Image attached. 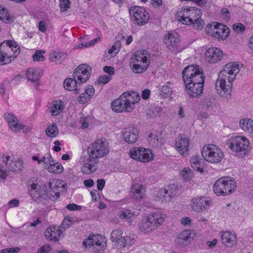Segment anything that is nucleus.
Segmentation results:
<instances>
[{
  "mask_svg": "<svg viewBox=\"0 0 253 253\" xmlns=\"http://www.w3.org/2000/svg\"><path fill=\"white\" fill-rule=\"evenodd\" d=\"M233 29L236 33H242L245 30V26L240 23H235L233 25Z\"/></svg>",
  "mask_w": 253,
  "mask_h": 253,
  "instance_id": "56",
  "label": "nucleus"
},
{
  "mask_svg": "<svg viewBox=\"0 0 253 253\" xmlns=\"http://www.w3.org/2000/svg\"><path fill=\"white\" fill-rule=\"evenodd\" d=\"M94 92L95 90L93 86L88 85L85 87L84 92L78 97L77 100L81 104H85L92 98Z\"/></svg>",
  "mask_w": 253,
  "mask_h": 253,
  "instance_id": "21",
  "label": "nucleus"
},
{
  "mask_svg": "<svg viewBox=\"0 0 253 253\" xmlns=\"http://www.w3.org/2000/svg\"><path fill=\"white\" fill-rule=\"evenodd\" d=\"M42 160L43 163L44 168L45 169V166H49V164L52 163L54 160L53 159L50 153L46 154L43 157Z\"/></svg>",
  "mask_w": 253,
  "mask_h": 253,
  "instance_id": "51",
  "label": "nucleus"
},
{
  "mask_svg": "<svg viewBox=\"0 0 253 253\" xmlns=\"http://www.w3.org/2000/svg\"><path fill=\"white\" fill-rule=\"evenodd\" d=\"M63 108L64 106L61 101H53L50 107L51 115L54 116L59 115L62 111Z\"/></svg>",
  "mask_w": 253,
  "mask_h": 253,
  "instance_id": "32",
  "label": "nucleus"
},
{
  "mask_svg": "<svg viewBox=\"0 0 253 253\" xmlns=\"http://www.w3.org/2000/svg\"><path fill=\"white\" fill-rule=\"evenodd\" d=\"M58 131V128L56 124L53 123L52 125L48 126L45 132L48 137L53 138L57 136Z\"/></svg>",
  "mask_w": 253,
  "mask_h": 253,
  "instance_id": "41",
  "label": "nucleus"
},
{
  "mask_svg": "<svg viewBox=\"0 0 253 253\" xmlns=\"http://www.w3.org/2000/svg\"><path fill=\"white\" fill-rule=\"evenodd\" d=\"M180 175L184 179L189 180L192 177V172L190 168H185L180 171Z\"/></svg>",
  "mask_w": 253,
  "mask_h": 253,
  "instance_id": "49",
  "label": "nucleus"
},
{
  "mask_svg": "<svg viewBox=\"0 0 253 253\" xmlns=\"http://www.w3.org/2000/svg\"><path fill=\"white\" fill-rule=\"evenodd\" d=\"M47 187L49 189L50 195L54 194L57 199L60 197L59 189L65 188V185L62 181L58 179H53L48 183L47 185H40L38 184L33 183L30 185L29 193L32 199L38 204H46L50 198L47 194Z\"/></svg>",
  "mask_w": 253,
  "mask_h": 253,
  "instance_id": "3",
  "label": "nucleus"
},
{
  "mask_svg": "<svg viewBox=\"0 0 253 253\" xmlns=\"http://www.w3.org/2000/svg\"><path fill=\"white\" fill-rule=\"evenodd\" d=\"M141 152L140 153V159H139V161L142 162H146L150 160L152 156H150L152 154L151 151L149 149H144L143 148H141Z\"/></svg>",
  "mask_w": 253,
  "mask_h": 253,
  "instance_id": "39",
  "label": "nucleus"
},
{
  "mask_svg": "<svg viewBox=\"0 0 253 253\" xmlns=\"http://www.w3.org/2000/svg\"><path fill=\"white\" fill-rule=\"evenodd\" d=\"M240 72L239 65L235 63L226 64L222 71L220 72L215 83L217 93L221 96L228 98L231 96L232 82Z\"/></svg>",
  "mask_w": 253,
  "mask_h": 253,
  "instance_id": "2",
  "label": "nucleus"
},
{
  "mask_svg": "<svg viewBox=\"0 0 253 253\" xmlns=\"http://www.w3.org/2000/svg\"><path fill=\"white\" fill-rule=\"evenodd\" d=\"M60 7L61 11H66L70 7V0H60Z\"/></svg>",
  "mask_w": 253,
  "mask_h": 253,
  "instance_id": "53",
  "label": "nucleus"
},
{
  "mask_svg": "<svg viewBox=\"0 0 253 253\" xmlns=\"http://www.w3.org/2000/svg\"><path fill=\"white\" fill-rule=\"evenodd\" d=\"M51 248L49 245L46 244L41 247L38 251V253H49Z\"/></svg>",
  "mask_w": 253,
  "mask_h": 253,
  "instance_id": "59",
  "label": "nucleus"
},
{
  "mask_svg": "<svg viewBox=\"0 0 253 253\" xmlns=\"http://www.w3.org/2000/svg\"><path fill=\"white\" fill-rule=\"evenodd\" d=\"M4 117L10 129L15 132L19 131L23 129L24 126L18 123V119L13 114L10 113H6Z\"/></svg>",
  "mask_w": 253,
  "mask_h": 253,
  "instance_id": "17",
  "label": "nucleus"
},
{
  "mask_svg": "<svg viewBox=\"0 0 253 253\" xmlns=\"http://www.w3.org/2000/svg\"><path fill=\"white\" fill-rule=\"evenodd\" d=\"M12 18L6 8L0 6V19L7 23L11 21Z\"/></svg>",
  "mask_w": 253,
  "mask_h": 253,
  "instance_id": "42",
  "label": "nucleus"
},
{
  "mask_svg": "<svg viewBox=\"0 0 253 253\" xmlns=\"http://www.w3.org/2000/svg\"><path fill=\"white\" fill-rule=\"evenodd\" d=\"M72 218L69 216L65 217L63 221L62 222L60 226L59 227L60 229L63 228V229H66L68 228L72 222Z\"/></svg>",
  "mask_w": 253,
  "mask_h": 253,
  "instance_id": "54",
  "label": "nucleus"
},
{
  "mask_svg": "<svg viewBox=\"0 0 253 253\" xmlns=\"http://www.w3.org/2000/svg\"><path fill=\"white\" fill-rule=\"evenodd\" d=\"M123 231L122 230L119 229L114 230L111 234V239L113 242H117L118 244H120V240L121 238H123L122 236Z\"/></svg>",
  "mask_w": 253,
  "mask_h": 253,
  "instance_id": "45",
  "label": "nucleus"
},
{
  "mask_svg": "<svg viewBox=\"0 0 253 253\" xmlns=\"http://www.w3.org/2000/svg\"><path fill=\"white\" fill-rule=\"evenodd\" d=\"M191 233L190 230H185L183 231L176 239V244L183 246L188 245L191 239Z\"/></svg>",
  "mask_w": 253,
  "mask_h": 253,
  "instance_id": "24",
  "label": "nucleus"
},
{
  "mask_svg": "<svg viewBox=\"0 0 253 253\" xmlns=\"http://www.w3.org/2000/svg\"><path fill=\"white\" fill-rule=\"evenodd\" d=\"M20 251L19 248H10L2 249L0 251V253H18Z\"/></svg>",
  "mask_w": 253,
  "mask_h": 253,
  "instance_id": "58",
  "label": "nucleus"
},
{
  "mask_svg": "<svg viewBox=\"0 0 253 253\" xmlns=\"http://www.w3.org/2000/svg\"><path fill=\"white\" fill-rule=\"evenodd\" d=\"M63 231L60 228L51 225L45 231L44 235L46 239L51 241H57L62 235Z\"/></svg>",
  "mask_w": 253,
  "mask_h": 253,
  "instance_id": "18",
  "label": "nucleus"
},
{
  "mask_svg": "<svg viewBox=\"0 0 253 253\" xmlns=\"http://www.w3.org/2000/svg\"><path fill=\"white\" fill-rule=\"evenodd\" d=\"M175 190H173L172 189L162 188L160 190L159 195H158L161 199L162 201H165L166 202H169L172 198L175 195Z\"/></svg>",
  "mask_w": 253,
  "mask_h": 253,
  "instance_id": "26",
  "label": "nucleus"
},
{
  "mask_svg": "<svg viewBox=\"0 0 253 253\" xmlns=\"http://www.w3.org/2000/svg\"><path fill=\"white\" fill-rule=\"evenodd\" d=\"M26 76L30 81L36 82L40 79L39 70L34 68H29L26 72Z\"/></svg>",
  "mask_w": 253,
  "mask_h": 253,
  "instance_id": "37",
  "label": "nucleus"
},
{
  "mask_svg": "<svg viewBox=\"0 0 253 253\" xmlns=\"http://www.w3.org/2000/svg\"><path fill=\"white\" fill-rule=\"evenodd\" d=\"M224 179V187L225 196L232 193L236 188V182L235 180L230 177H226Z\"/></svg>",
  "mask_w": 253,
  "mask_h": 253,
  "instance_id": "27",
  "label": "nucleus"
},
{
  "mask_svg": "<svg viewBox=\"0 0 253 253\" xmlns=\"http://www.w3.org/2000/svg\"><path fill=\"white\" fill-rule=\"evenodd\" d=\"M139 94L135 91L126 92L119 98L114 100L111 104L112 110L116 112H130L134 108V104L140 100Z\"/></svg>",
  "mask_w": 253,
  "mask_h": 253,
  "instance_id": "5",
  "label": "nucleus"
},
{
  "mask_svg": "<svg viewBox=\"0 0 253 253\" xmlns=\"http://www.w3.org/2000/svg\"><path fill=\"white\" fill-rule=\"evenodd\" d=\"M87 152L92 161L106 156L109 152V143L105 139H97L88 147Z\"/></svg>",
  "mask_w": 253,
  "mask_h": 253,
  "instance_id": "6",
  "label": "nucleus"
},
{
  "mask_svg": "<svg viewBox=\"0 0 253 253\" xmlns=\"http://www.w3.org/2000/svg\"><path fill=\"white\" fill-rule=\"evenodd\" d=\"M249 141L244 136H232L229 141V148L236 152V155L243 157L247 153L249 146Z\"/></svg>",
  "mask_w": 253,
  "mask_h": 253,
  "instance_id": "8",
  "label": "nucleus"
},
{
  "mask_svg": "<svg viewBox=\"0 0 253 253\" xmlns=\"http://www.w3.org/2000/svg\"><path fill=\"white\" fill-rule=\"evenodd\" d=\"M6 84H9V82L7 80H5L0 84V94L2 96H3L5 94V86Z\"/></svg>",
  "mask_w": 253,
  "mask_h": 253,
  "instance_id": "64",
  "label": "nucleus"
},
{
  "mask_svg": "<svg viewBox=\"0 0 253 253\" xmlns=\"http://www.w3.org/2000/svg\"><path fill=\"white\" fill-rule=\"evenodd\" d=\"M239 124L243 130L249 133H253V120L249 119H241L240 121Z\"/></svg>",
  "mask_w": 253,
  "mask_h": 253,
  "instance_id": "35",
  "label": "nucleus"
},
{
  "mask_svg": "<svg viewBox=\"0 0 253 253\" xmlns=\"http://www.w3.org/2000/svg\"><path fill=\"white\" fill-rule=\"evenodd\" d=\"M201 153L205 160L210 163H219L223 158L222 151L213 144L205 145L202 149Z\"/></svg>",
  "mask_w": 253,
  "mask_h": 253,
  "instance_id": "9",
  "label": "nucleus"
},
{
  "mask_svg": "<svg viewBox=\"0 0 253 253\" xmlns=\"http://www.w3.org/2000/svg\"><path fill=\"white\" fill-rule=\"evenodd\" d=\"M225 177H222L217 179L213 185L214 193L217 196H225L224 187Z\"/></svg>",
  "mask_w": 253,
  "mask_h": 253,
  "instance_id": "25",
  "label": "nucleus"
},
{
  "mask_svg": "<svg viewBox=\"0 0 253 253\" xmlns=\"http://www.w3.org/2000/svg\"><path fill=\"white\" fill-rule=\"evenodd\" d=\"M216 25L217 26V30L216 31L217 35L215 36V38L222 40H226L229 35V28L227 26L219 23Z\"/></svg>",
  "mask_w": 253,
  "mask_h": 253,
  "instance_id": "23",
  "label": "nucleus"
},
{
  "mask_svg": "<svg viewBox=\"0 0 253 253\" xmlns=\"http://www.w3.org/2000/svg\"><path fill=\"white\" fill-rule=\"evenodd\" d=\"M133 216V213L128 209H124L119 213V217L121 219L129 220Z\"/></svg>",
  "mask_w": 253,
  "mask_h": 253,
  "instance_id": "47",
  "label": "nucleus"
},
{
  "mask_svg": "<svg viewBox=\"0 0 253 253\" xmlns=\"http://www.w3.org/2000/svg\"><path fill=\"white\" fill-rule=\"evenodd\" d=\"M66 57V55L62 52L53 51L50 54L49 59L56 63H60Z\"/></svg>",
  "mask_w": 253,
  "mask_h": 253,
  "instance_id": "38",
  "label": "nucleus"
},
{
  "mask_svg": "<svg viewBox=\"0 0 253 253\" xmlns=\"http://www.w3.org/2000/svg\"><path fill=\"white\" fill-rule=\"evenodd\" d=\"M211 201L206 197H198L191 200V207L192 210L197 212L206 210L210 205Z\"/></svg>",
  "mask_w": 253,
  "mask_h": 253,
  "instance_id": "13",
  "label": "nucleus"
},
{
  "mask_svg": "<svg viewBox=\"0 0 253 253\" xmlns=\"http://www.w3.org/2000/svg\"><path fill=\"white\" fill-rule=\"evenodd\" d=\"M150 111L152 112V117H159L161 114L162 109L160 107H155L151 108Z\"/></svg>",
  "mask_w": 253,
  "mask_h": 253,
  "instance_id": "57",
  "label": "nucleus"
},
{
  "mask_svg": "<svg viewBox=\"0 0 253 253\" xmlns=\"http://www.w3.org/2000/svg\"><path fill=\"white\" fill-rule=\"evenodd\" d=\"M135 241V236L134 235L123 237L120 239L119 245L122 248H129V247L133 245Z\"/></svg>",
  "mask_w": 253,
  "mask_h": 253,
  "instance_id": "33",
  "label": "nucleus"
},
{
  "mask_svg": "<svg viewBox=\"0 0 253 253\" xmlns=\"http://www.w3.org/2000/svg\"><path fill=\"white\" fill-rule=\"evenodd\" d=\"M105 181L104 179H98L97 180V187L99 191H101L105 186Z\"/></svg>",
  "mask_w": 253,
  "mask_h": 253,
  "instance_id": "63",
  "label": "nucleus"
},
{
  "mask_svg": "<svg viewBox=\"0 0 253 253\" xmlns=\"http://www.w3.org/2000/svg\"><path fill=\"white\" fill-rule=\"evenodd\" d=\"M3 44H0V65H3L7 64L11 62V58H13L14 56L11 55H8L5 49L3 48Z\"/></svg>",
  "mask_w": 253,
  "mask_h": 253,
  "instance_id": "31",
  "label": "nucleus"
},
{
  "mask_svg": "<svg viewBox=\"0 0 253 253\" xmlns=\"http://www.w3.org/2000/svg\"><path fill=\"white\" fill-rule=\"evenodd\" d=\"M221 238L222 244L226 247L232 248L237 244L236 236L229 231L223 232Z\"/></svg>",
  "mask_w": 253,
  "mask_h": 253,
  "instance_id": "20",
  "label": "nucleus"
},
{
  "mask_svg": "<svg viewBox=\"0 0 253 253\" xmlns=\"http://www.w3.org/2000/svg\"><path fill=\"white\" fill-rule=\"evenodd\" d=\"M133 62H140L143 64H148L147 63V58L144 56V54L142 52H137L134 55V57L132 58Z\"/></svg>",
  "mask_w": 253,
  "mask_h": 253,
  "instance_id": "43",
  "label": "nucleus"
},
{
  "mask_svg": "<svg viewBox=\"0 0 253 253\" xmlns=\"http://www.w3.org/2000/svg\"><path fill=\"white\" fill-rule=\"evenodd\" d=\"M189 144L190 139L186 134H179L175 139V149L184 157L188 155Z\"/></svg>",
  "mask_w": 253,
  "mask_h": 253,
  "instance_id": "12",
  "label": "nucleus"
},
{
  "mask_svg": "<svg viewBox=\"0 0 253 253\" xmlns=\"http://www.w3.org/2000/svg\"><path fill=\"white\" fill-rule=\"evenodd\" d=\"M129 13L133 22L139 26L146 24L150 17L149 13L142 7L131 6L129 9Z\"/></svg>",
  "mask_w": 253,
  "mask_h": 253,
  "instance_id": "10",
  "label": "nucleus"
},
{
  "mask_svg": "<svg viewBox=\"0 0 253 253\" xmlns=\"http://www.w3.org/2000/svg\"><path fill=\"white\" fill-rule=\"evenodd\" d=\"M204 106L209 110H213L216 106V101L212 96L207 97L203 101Z\"/></svg>",
  "mask_w": 253,
  "mask_h": 253,
  "instance_id": "40",
  "label": "nucleus"
},
{
  "mask_svg": "<svg viewBox=\"0 0 253 253\" xmlns=\"http://www.w3.org/2000/svg\"><path fill=\"white\" fill-rule=\"evenodd\" d=\"M222 51L216 47L209 48L205 52L206 59L211 63H216L221 59Z\"/></svg>",
  "mask_w": 253,
  "mask_h": 253,
  "instance_id": "15",
  "label": "nucleus"
},
{
  "mask_svg": "<svg viewBox=\"0 0 253 253\" xmlns=\"http://www.w3.org/2000/svg\"><path fill=\"white\" fill-rule=\"evenodd\" d=\"M139 132L136 128H125L123 132L124 140L128 143L132 144L138 139Z\"/></svg>",
  "mask_w": 253,
  "mask_h": 253,
  "instance_id": "19",
  "label": "nucleus"
},
{
  "mask_svg": "<svg viewBox=\"0 0 253 253\" xmlns=\"http://www.w3.org/2000/svg\"><path fill=\"white\" fill-rule=\"evenodd\" d=\"M205 78L203 71L198 65H188L183 69L182 79L190 96L197 97L203 94Z\"/></svg>",
  "mask_w": 253,
  "mask_h": 253,
  "instance_id": "1",
  "label": "nucleus"
},
{
  "mask_svg": "<svg viewBox=\"0 0 253 253\" xmlns=\"http://www.w3.org/2000/svg\"><path fill=\"white\" fill-rule=\"evenodd\" d=\"M66 208L70 211H80L81 206L75 204H70L66 206Z\"/></svg>",
  "mask_w": 253,
  "mask_h": 253,
  "instance_id": "62",
  "label": "nucleus"
},
{
  "mask_svg": "<svg viewBox=\"0 0 253 253\" xmlns=\"http://www.w3.org/2000/svg\"><path fill=\"white\" fill-rule=\"evenodd\" d=\"M45 169H47L49 172L54 174H60L63 171V167L62 165L56 163L54 161H52L49 166H45Z\"/></svg>",
  "mask_w": 253,
  "mask_h": 253,
  "instance_id": "36",
  "label": "nucleus"
},
{
  "mask_svg": "<svg viewBox=\"0 0 253 253\" xmlns=\"http://www.w3.org/2000/svg\"><path fill=\"white\" fill-rule=\"evenodd\" d=\"M112 79L111 76L102 75L100 76L97 81L98 84H106L108 83Z\"/></svg>",
  "mask_w": 253,
  "mask_h": 253,
  "instance_id": "55",
  "label": "nucleus"
},
{
  "mask_svg": "<svg viewBox=\"0 0 253 253\" xmlns=\"http://www.w3.org/2000/svg\"><path fill=\"white\" fill-rule=\"evenodd\" d=\"M164 42L167 47L171 51L176 52L180 51L178 48L179 39L177 33H168L165 37Z\"/></svg>",
  "mask_w": 253,
  "mask_h": 253,
  "instance_id": "14",
  "label": "nucleus"
},
{
  "mask_svg": "<svg viewBox=\"0 0 253 253\" xmlns=\"http://www.w3.org/2000/svg\"><path fill=\"white\" fill-rule=\"evenodd\" d=\"M106 240L103 236L99 235H93L91 237H88L86 240L83 242V246L86 248L88 246H100L101 249L104 248V246L106 245Z\"/></svg>",
  "mask_w": 253,
  "mask_h": 253,
  "instance_id": "16",
  "label": "nucleus"
},
{
  "mask_svg": "<svg viewBox=\"0 0 253 253\" xmlns=\"http://www.w3.org/2000/svg\"><path fill=\"white\" fill-rule=\"evenodd\" d=\"M216 24H218V23L212 22L211 24H209L206 29L208 34L215 38V36L217 35L216 33V31L217 30V26L216 25Z\"/></svg>",
  "mask_w": 253,
  "mask_h": 253,
  "instance_id": "44",
  "label": "nucleus"
},
{
  "mask_svg": "<svg viewBox=\"0 0 253 253\" xmlns=\"http://www.w3.org/2000/svg\"><path fill=\"white\" fill-rule=\"evenodd\" d=\"M43 53H44V51L42 50H36L33 55V60L37 61H43L44 58L42 54Z\"/></svg>",
  "mask_w": 253,
  "mask_h": 253,
  "instance_id": "52",
  "label": "nucleus"
},
{
  "mask_svg": "<svg viewBox=\"0 0 253 253\" xmlns=\"http://www.w3.org/2000/svg\"><path fill=\"white\" fill-rule=\"evenodd\" d=\"M140 152H141V148H132L129 152V155L133 159L137 160V161H139V159H140Z\"/></svg>",
  "mask_w": 253,
  "mask_h": 253,
  "instance_id": "50",
  "label": "nucleus"
},
{
  "mask_svg": "<svg viewBox=\"0 0 253 253\" xmlns=\"http://www.w3.org/2000/svg\"><path fill=\"white\" fill-rule=\"evenodd\" d=\"M14 167H12L10 170L15 171L17 170H20L22 168V162L21 161H16L14 162Z\"/></svg>",
  "mask_w": 253,
  "mask_h": 253,
  "instance_id": "60",
  "label": "nucleus"
},
{
  "mask_svg": "<svg viewBox=\"0 0 253 253\" xmlns=\"http://www.w3.org/2000/svg\"><path fill=\"white\" fill-rule=\"evenodd\" d=\"M0 44H3V48H4L5 46L6 49V51L8 52L9 50H12L14 53L13 56H14L13 59L17 56V55L19 54L20 52V48L19 47L17 48V45L16 42L13 41H5L1 42Z\"/></svg>",
  "mask_w": 253,
  "mask_h": 253,
  "instance_id": "28",
  "label": "nucleus"
},
{
  "mask_svg": "<svg viewBox=\"0 0 253 253\" xmlns=\"http://www.w3.org/2000/svg\"><path fill=\"white\" fill-rule=\"evenodd\" d=\"M76 78H68L65 80L64 82V86L65 88L69 91H75V93L77 94L79 92V89L77 87L78 80Z\"/></svg>",
  "mask_w": 253,
  "mask_h": 253,
  "instance_id": "30",
  "label": "nucleus"
},
{
  "mask_svg": "<svg viewBox=\"0 0 253 253\" xmlns=\"http://www.w3.org/2000/svg\"><path fill=\"white\" fill-rule=\"evenodd\" d=\"M202 159L197 155L193 156L190 159L191 167L197 171L203 172L204 169L201 167V163Z\"/></svg>",
  "mask_w": 253,
  "mask_h": 253,
  "instance_id": "34",
  "label": "nucleus"
},
{
  "mask_svg": "<svg viewBox=\"0 0 253 253\" xmlns=\"http://www.w3.org/2000/svg\"><path fill=\"white\" fill-rule=\"evenodd\" d=\"M98 163L96 160L94 161H91V157L88 156L87 161L85 163L81 168L82 172L84 174H90L96 171L97 167L96 165Z\"/></svg>",
  "mask_w": 253,
  "mask_h": 253,
  "instance_id": "22",
  "label": "nucleus"
},
{
  "mask_svg": "<svg viewBox=\"0 0 253 253\" xmlns=\"http://www.w3.org/2000/svg\"><path fill=\"white\" fill-rule=\"evenodd\" d=\"M165 217L166 215L160 212H152L140 225L141 231L145 234L152 232L163 223Z\"/></svg>",
  "mask_w": 253,
  "mask_h": 253,
  "instance_id": "7",
  "label": "nucleus"
},
{
  "mask_svg": "<svg viewBox=\"0 0 253 253\" xmlns=\"http://www.w3.org/2000/svg\"><path fill=\"white\" fill-rule=\"evenodd\" d=\"M103 71L108 74V76H111V77L115 73L114 68L112 66H105L103 67Z\"/></svg>",
  "mask_w": 253,
  "mask_h": 253,
  "instance_id": "61",
  "label": "nucleus"
},
{
  "mask_svg": "<svg viewBox=\"0 0 253 253\" xmlns=\"http://www.w3.org/2000/svg\"><path fill=\"white\" fill-rule=\"evenodd\" d=\"M149 64L146 63L143 65L139 64H134L132 67V71L136 73H142L146 70Z\"/></svg>",
  "mask_w": 253,
  "mask_h": 253,
  "instance_id": "48",
  "label": "nucleus"
},
{
  "mask_svg": "<svg viewBox=\"0 0 253 253\" xmlns=\"http://www.w3.org/2000/svg\"><path fill=\"white\" fill-rule=\"evenodd\" d=\"M131 191L134 198L141 200L144 197L145 189L142 184L135 183L132 185Z\"/></svg>",
  "mask_w": 253,
  "mask_h": 253,
  "instance_id": "29",
  "label": "nucleus"
},
{
  "mask_svg": "<svg viewBox=\"0 0 253 253\" xmlns=\"http://www.w3.org/2000/svg\"><path fill=\"white\" fill-rule=\"evenodd\" d=\"M172 92V90L170 86L165 85L161 88L160 94L163 97L168 98L171 95Z\"/></svg>",
  "mask_w": 253,
  "mask_h": 253,
  "instance_id": "46",
  "label": "nucleus"
},
{
  "mask_svg": "<svg viewBox=\"0 0 253 253\" xmlns=\"http://www.w3.org/2000/svg\"><path fill=\"white\" fill-rule=\"evenodd\" d=\"M201 16V10L195 7H182L176 14L177 20L183 24L192 25L197 30L204 27V21Z\"/></svg>",
  "mask_w": 253,
  "mask_h": 253,
  "instance_id": "4",
  "label": "nucleus"
},
{
  "mask_svg": "<svg viewBox=\"0 0 253 253\" xmlns=\"http://www.w3.org/2000/svg\"><path fill=\"white\" fill-rule=\"evenodd\" d=\"M91 72V68L90 66L86 64H82L76 68L73 77L77 78L79 84H81L88 80Z\"/></svg>",
  "mask_w": 253,
  "mask_h": 253,
  "instance_id": "11",
  "label": "nucleus"
}]
</instances>
